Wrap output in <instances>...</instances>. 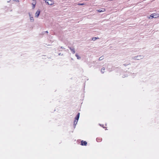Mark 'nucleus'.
Segmentation results:
<instances>
[{
  "label": "nucleus",
  "mask_w": 159,
  "mask_h": 159,
  "mask_svg": "<svg viewBox=\"0 0 159 159\" xmlns=\"http://www.w3.org/2000/svg\"><path fill=\"white\" fill-rule=\"evenodd\" d=\"M29 14L30 17V19L31 21L32 22H33L34 20L33 17L31 16L30 13H29Z\"/></svg>",
  "instance_id": "obj_7"
},
{
  "label": "nucleus",
  "mask_w": 159,
  "mask_h": 159,
  "mask_svg": "<svg viewBox=\"0 0 159 159\" xmlns=\"http://www.w3.org/2000/svg\"><path fill=\"white\" fill-rule=\"evenodd\" d=\"M69 48L70 50L72 52V53L73 54H74L75 53V51L74 48H71V47H69Z\"/></svg>",
  "instance_id": "obj_8"
},
{
  "label": "nucleus",
  "mask_w": 159,
  "mask_h": 159,
  "mask_svg": "<svg viewBox=\"0 0 159 159\" xmlns=\"http://www.w3.org/2000/svg\"><path fill=\"white\" fill-rule=\"evenodd\" d=\"M32 8H33V9H34L35 7V5L36 4H35V2H32Z\"/></svg>",
  "instance_id": "obj_10"
},
{
  "label": "nucleus",
  "mask_w": 159,
  "mask_h": 159,
  "mask_svg": "<svg viewBox=\"0 0 159 159\" xmlns=\"http://www.w3.org/2000/svg\"><path fill=\"white\" fill-rule=\"evenodd\" d=\"M105 70L104 68H102L101 70V71L102 73H104V70Z\"/></svg>",
  "instance_id": "obj_11"
},
{
  "label": "nucleus",
  "mask_w": 159,
  "mask_h": 159,
  "mask_svg": "<svg viewBox=\"0 0 159 159\" xmlns=\"http://www.w3.org/2000/svg\"><path fill=\"white\" fill-rule=\"evenodd\" d=\"M45 2L49 5H52L54 4V2L52 0H46L45 1Z\"/></svg>",
  "instance_id": "obj_3"
},
{
  "label": "nucleus",
  "mask_w": 159,
  "mask_h": 159,
  "mask_svg": "<svg viewBox=\"0 0 159 159\" xmlns=\"http://www.w3.org/2000/svg\"><path fill=\"white\" fill-rule=\"evenodd\" d=\"M80 144L82 146H86L87 144V142L86 141L82 140L81 141Z\"/></svg>",
  "instance_id": "obj_5"
},
{
  "label": "nucleus",
  "mask_w": 159,
  "mask_h": 159,
  "mask_svg": "<svg viewBox=\"0 0 159 159\" xmlns=\"http://www.w3.org/2000/svg\"><path fill=\"white\" fill-rule=\"evenodd\" d=\"M45 32H46V33H48V31H46Z\"/></svg>",
  "instance_id": "obj_20"
},
{
  "label": "nucleus",
  "mask_w": 159,
  "mask_h": 159,
  "mask_svg": "<svg viewBox=\"0 0 159 159\" xmlns=\"http://www.w3.org/2000/svg\"><path fill=\"white\" fill-rule=\"evenodd\" d=\"M13 0L14 1H18V0Z\"/></svg>",
  "instance_id": "obj_19"
},
{
  "label": "nucleus",
  "mask_w": 159,
  "mask_h": 159,
  "mask_svg": "<svg viewBox=\"0 0 159 159\" xmlns=\"http://www.w3.org/2000/svg\"><path fill=\"white\" fill-rule=\"evenodd\" d=\"M80 116V113H78V114H77L76 117H75V119L74 121V127H75V126L77 124V123L78 122V120L79 117Z\"/></svg>",
  "instance_id": "obj_1"
},
{
  "label": "nucleus",
  "mask_w": 159,
  "mask_h": 159,
  "mask_svg": "<svg viewBox=\"0 0 159 159\" xmlns=\"http://www.w3.org/2000/svg\"><path fill=\"white\" fill-rule=\"evenodd\" d=\"M98 11L99 12H101L105 11V9H102V10H101L100 9L98 10Z\"/></svg>",
  "instance_id": "obj_9"
},
{
  "label": "nucleus",
  "mask_w": 159,
  "mask_h": 159,
  "mask_svg": "<svg viewBox=\"0 0 159 159\" xmlns=\"http://www.w3.org/2000/svg\"><path fill=\"white\" fill-rule=\"evenodd\" d=\"M75 55H76V57H77V59H79V56L78 55H77V54H76Z\"/></svg>",
  "instance_id": "obj_16"
},
{
  "label": "nucleus",
  "mask_w": 159,
  "mask_h": 159,
  "mask_svg": "<svg viewBox=\"0 0 159 159\" xmlns=\"http://www.w3.org/2000/svg\"><path fill=\"white\" fill-rule=\"evenodd\" d=\"M143 58V56H137L136 57H133V59L135 60H140V59H141Z\"/></svg>",
  "instance_id": "obj_4"
},
{
  "label": "nucleus",
  "mask_w": 159,
  "mask_h": 159,
  "mask_svg": "<svg viewBox=\"0 0 159 159\" xmlns=\"http://www.w3.org/2000/svg\"><path fill=\"white\" fill-rule=\"evenodd\" d=\"M98 39V38H96V37H94V38H93L92 39V40H96V39Z\"/></svg>",
  "instance_id": "obj_13"
},
{
  "label": "nucleus",
  "mask_w": 159,
  "mask_h": 159,
  "mask_svg": "<svg viewBox=\"0 0 159 159\" xmlns=\"http://www.w3.org/2000/svg\"><path fill=\"white\" fill-rule=\"evenodd\" d=\"M97 141L98 142H99L101 141V139H99L98 138H97L96 139Z\"/></svg>",
  "instance_id": "obj_14"
},
{
  "label": "nucleus",
  "mask_w": 159,
  "mask_h": 159,
  "mask_svg": "<svg viewBox=\"0 0 159 159\" xmlns=\"http://www.w3.org/2000/svg\"><path fill=\"white\" fill-rule=\"evenodd\" d=\"M103 59V57L102 56L99 58V60L101 61Z\"/></svg>",
  "instance_id": "obj_12"
},
{
  "label": "nucleus",
  "mask_w": 159,
  "mask_h": 159,
  "mask_svg": "<svg viewBox=\"0 0 159 159\" xmlns=\"http://www.w3.org/2000/svg\"><path fill=\"white\" fill-rule=\"evenodd\" d=\"M61 48H64H64H63V47H61Z\"/></svg>",
  "instance_id": "obj_18"
},
{
  "label": "nucleus",
  "mask_w": 159,
  "mask_h": 159,
  "mask_svg": "<svg viewBox=\"0 0 159 159\" xmlns=\"http://www.w3.org/2000/svg\"><path fill=\"white\" fill-rule=\"evenodd\" d=\"M40 11L39 10H37L35 14V16L38 17L40 13Z\"/></svg>",
  "instance_id": "obj_6"
},
{
  "label": "nucleus",
  "mask_w": 159,
  "mask_h": 159,
  "mask_svg": "<svg viewBox=\"0 0 159 159\" xmlns=\"http://www.w3.org/2000/svg\"><path fill=\"white\" fill-rule=\"evenodd\" d=\"M84 4L83 3H80V5H83Z\"/></svg>",
  "instance_id": "obj_17"
},
{
  "label": "nucleus",
  "mask_w": 159,
  "mask_h": 159,
  "mask_svg": "<svg viewBox=\"0 0 159 159\" xmlns=\"http://www.w3.org/2000/svg\"><path fill=\"white\" fill-rule=\"evenodd\" d=\"M33 2H35V4H36V0H33Z\"/></svg>",
  "instance_id": "obj_15"
},
{
  "label": "nucleus",
  "mask_w": 159,
  "mask_h": 159,
  "mask_svg": "<svg viewBox=\"0 0 159 159\" xmlns=\"http://www.w3.org/2000/svg\"><path fill=\"white\" fill-rule=\"evenodd\" d=\"M159 17V15L158 14H157L156 13H154L153 14H152L150 16V17H149V18L150 19L152 18H156Z\"/></svg>",
  "instance_id": "obj_2"
}]
</instances>
